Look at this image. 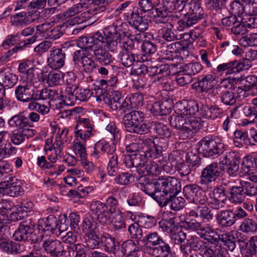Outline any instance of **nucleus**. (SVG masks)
Instances as JSON below:
<instances>
[{
  "label": "nucleus",
  "instance_id": "f257e3e1",
  "mask_svg": "<svg viewBox=\"0 0 257 257\" xmlns=\"http://www.w3.org/2000/svg\"><path fill=\"white\" fill-rule=\"evenodd\" d=\"M175 114L169 116L170 125L177 128L180 139H190L206 122L199 117L185 118L184 116L194 115L199 110V104L194 100H183L177 102L174 106Z\"/></svg>",
  "mask_w": 257,
  "mask_h": 257
},
{
  "label": "nucleus",
  "instance_id": "f03ea898",
  "mask_svg": "<svg viewBox=\"0 0 257 257\" xmlns=\"http://www.w3.org/2000/svg\"><path fill=\"white\" fill-rule=\"evenodd\" d=\"M123 24L119 20L113 22L111 25L105 27L103 30L105 37L102 35L103 46L107 47L109 51L114 52L117 47V45L120 43L122 38L125 36V33L121 29Z\"/></svg>",
  "mask_w": 257,
  "mask_h": 257
},
{
  "label": "nucleus",
  "instance_id": "7ed1b4c3",
  "mask_svg": "<svg viewBox=\"0 0 257 257\" xmlns=\"http://www.w3.org/2000/svg\"><path fill=\"white\" fill-rule=\"evenodd\" d=\"M248 3L249 8L248 15L246 18L238 20L235 25L231 28L232 32L235 35L244 34L246 32V28L255 29L257 28L255 23L256 16L257 15V6L255 0H242Z\"/></svg>",
  "mask_w": 257,
  "mask_h": 257
},
{
  "label": "nucleus",
  "instance_id": "20e7f679",
  "mask_svg": "<svg viewBox=\"0 0 257 257\" xmlns=\"http://www.w3.org/2000/svg\"><path fill=\"white\" fill-rule=\"evenodd\" d=\"M158 184L162 197L161 203L166 202L171 195L178 194L181 190L180 181L175 177L161 176L158 178Z\"/></svg>",
  "mask_w": 257,
  "mask_h": 257
},
{
  "label": "nucleus",
  "instance_id": "39448f33",
  "mask_svg": "<svg viewBox=\"0 0 257 257\" xmlns=\"http://www.w3.org/2000/svg\"><path fill=\"white\" fill-rule=\"evenodd\" d=\"M14 240L34 243L38 241L35 229V223L31 219L20 223L13 234Z\"/></svg>",
  "mask_w": 257,
  "mask_h": 257
},
{
  "label": "nucleus",
  "instance_id": "423d86ee",
  "mask_svg": "<svg viewBox=\"0 0 257 257\" xmlns=\"http://www.w3.org/2000/svg\"><path fill=\"white\" fill-rule=\"evenodd\" d=\"M198 150L205 157H211L221 154L224 144L217 142L212 137H205L199 143Z\"/></svg>",
  "mask_w": 257,
  "mask_h": 257
},
{
  "label": "nucleus",
  "instance_id": "0eeeda50",
  "mask_svg": "<svg viewBox=\"0 0 257 257\" xmlns=\"http://www.w3.org/2000/svg\"><path fill=\"white\" fill-rule=\"evenodd\" d=\"M43 247L51 257H70L67 245L64 247L63 243L58 239L48 238L43 241Z\"/></svg>",
  "mask_w": 257,
  "mask_h": 257
},
{
  "label": "nucleus",
  "instance_id": "6e6552de",
  "mask_svg": "<svg viewBox=\"0 0 257 257\" xmlns=\"http://www.w3.org/2000/svg\"><path fill=\"white\" fill-rule=\"evenodd\" d=\"M102 153L107 154L109 159L107 166L108 173L110 176H114L118 170V157L115 153L116 148L114 143L110 144L109 143L101 140Z\"/></svg>",
  "mask_w": 257,
  "mask_h": 257
},
{
  "label": "nucleus",
  "instance_id": "1a4fd4ad",
  "mask_svg": "<svg viewBox=\"0 0 257 257\" xmlns=\"http://www.w3.org/2000/svg\"><path fill=\"white\" fill-rule=\"evenodd\" d=\"M222 173V169L217 162L207 165L201 171L200 177L201 184L209 185L219 178Z\"/></svg>",
  "mask_w": 257,
  "mask_h": 257
},
{
  "label": "nucleus",
  "instance_id": "9d476101",
  "mask_svg": "<svg viewBox=\"0 0 257 257\" xmlns=\"http://www.w3.org/2000/svg\"><path fill=\"white\" fill-rule=\"evenodd\" d=\"M183 194L185 198L194 204L205 205L206 202V197L203 191L196 185L185 186L183 188Z\"/></svg>",
  "mask_w": 257,
  "mask_h": 257
},
{
  "label": "nucleus",
  "instance_id": "9b49d317",
  "mask_svg": "<svg viewBox=\"0 0 257 257\" xmlns=\"http://www.w3.org/2000/svg\"><path fill=\"white\" fill-rule=\"evenodd\" d=\"M139 179L144 181L143 183H140L141 190L150 196L159 204L161 202L162 196L160 191V187L158 185V178L154 179L147 178L145 176H141Z\"/></svg>",
  "mask_w": 257,
  "mask_h": 257
},
{
  "label": "nucleus",
  "instance_id": "f8f14e48",
  "mask_svg": "<svg viewBox=\"0 0 257 257\" xmlns=\"http://www.w3.org/2000/svg\"><path fill=\"white\" fill-rule=\"evenodd\" d=\"M122 123L124 124L125 130L131 134L138 135H144L150 132V124H144L138 125L136 121L134 119L131 112L125 113L122 119Z\"/></svg>",
  "mask_w": 257,
  "mask_h": 257
},
{
  "label": "nucleus",
  "instance_id": "ddd939ff",
  "mask_svg": "<svg viewBox=\"0 0 257 257\" xmlns=\"http://www.w3.org/2000/svg\"><path fill=\"white\" fill-rule=\"evenodd\" d=\"M102 39V34L97 32L92 37H80L77 40V46L86 53H90Z\"/></svg>",
  "mask_w": 257,
  "mask_h": 257
},
{
  "label": "nucleus",
  "instance_id": "4468645a",
  "mask_svg": "<svg viewBox=\"0 0 257 257\" xmlns=\"http://www.w3.org/2000/svg\"><path fill=\"white\" fill-rule=\"evenodd\" d=\"M66 50L62 48H52L50 51L48 61L49 65L54 69L62 67L65 62Z\"/></svg>",
  "mask_w": 257,
  "mask_h": 257
},
{
  "label": "nucleus",
  "instance_id": "2eb2a0df",
  "mask_svg": "<svg viewBox=\"0 0 257 257\" xmlns=\"http://www.w3.org/2000/svg\"><path fill=\"white\" fill-rule=\"evenodd\" d=\"M103 42H98L97 45L92 51L95 60L105 66H108L113 62L112 55L103 46Z\"/></svg>",
  "mask_w": 257,
  "mask_h": 257
},
{
  "label": "nucleus",
  "instance_id": "dca6fc26",
  "mask_svg": "<svg viewBox=\"0 0 257 257\" xmlns=\"http://www.w3.org/2000/svg\"><path fill=\"white\" fill-rule=\"evenodd\" d=\"M249 62L239 63L237 61H232L228 63H224L219 65L216 68L217 72H222L227 71L226 74H232L238 73L243 70L248 69L250 64Z\"/></svg>",
  "mask_w": 257,
  "mask_h": 257
},
{
  "label": "nucleus",
  "instance_id": "f3484780",
  "mask_svg": "<svg viewBox=\"0 0 257 257\" xmlns=\"http://www.w3.org/2000/svg\"><path fill=\"white\" fill-rule=\"evenodd\" d=\"M130 25L138 31L147 30L149 27L148 19L140 15L138 8H133L131 13Z\"/></svg>",
  "mask_w": 257,
  "mask_h": 257
},
{
  "label": "nucleus",
  "instance_id": "a211bd4d",
  "mask_svg": "<svg viewBox=\"0 0 257 257\" xmlns=\"http://www.w3.org/2000/svg\"><path fill=\"white\" fill-rule=\"evenodd\" d=\"M15 93L17 99L22 102H29L38 99L37 94L34 95V90L27 85H19L16 87Z\"/></svg>",
  "mask_w": 257,
  "mask_h": 257
},
{
  "label": "nucleus",
  "instance_id": "6ab92c4d",
  "mask_svg": "<svg viewBox=\"0 0 257 257\" xmlns=\"http://www.w3.org/2000/svg\"><path fill=\"white\" fill-rule=\"evenodd\" d=\"M218 224L222 227H229L232 225L236 221L233 211L226 210L219 212L216 215Z\"/></svg>",
  "mask_w": 257,
  "mask_h": 257
},
{
  "label": "nucleus",
  "instance_id": "aec40b11",
  "mask_svg": "<svg viewBox=\"0 0 257 257\" xmlns=\"http://www.w3.org/2000/svg\"><path fill=\"white\" fill-rule=\"evenodd\" d=\"M152 250L157 257H177L176 253L172 251L169 243L164 239L152 248Z\"/></svg>",
  "mask_w": 257,
  "mask_h": 257
},
{
  "label": "nucleus",
  "instance_id": "412c9836",
  "mask_svg": "<svg viewBox=\"0 0 257 257\" xmlns=\"http://www.w3.org/2000/svg\"><path fill=\"white\" fill-rule=\"evenodd\" d=\"M172 100L169 99L163 101L155 102L152 108V111L155 115H165L170 112L173 107Z\"/></svg>",
  "mask_w": 257,
  "mask_h": 257
},
{
  "label": "nucleus",
  "instance_id": "4be33fe9",
  "mask_svg": "<svg viewBox=\"0 0 257 257\" xmlns=\"http://www.w3.org/2000/svg\"><path fill=\"white\" fill-rule=\"evenodd\" d=\"M59 223L56 217L50 215L46 219H41L38 221V228L42 231L52 232L58 226Z\"/></svg>",
  "mask_w": 257,
  "mask_h": 257
},
{
  "label": "nucleus",
  "instance_id": "5701e85b",
  "mask_svg": "<svg viewBox=\"0 0 257 257\" xmlns=\"http://www.w3.org/2000/svg\"><path fill=\"white\" fill-rule=\"evenodd\" d=\"M102 241V246L104 247L105 251L117 256L119 246L116 239L107 233H103Z\"/></svg>",
  "mask_w": 257,
  "mask_h": 257
},
{
  "label": "nucleus",
  "instance_id": "b1692460",
  "mask_svg": "<svg viewBox=\"0 0 257 257\" xmlns=\"http://www.w3.org/2000/svg\"><path fill=\"white\" fill-rule=\"evenodd\" d=\"M198 234L201 238L207 240L208 244L212 245L217 246L221 239L220 235L209 226H206L202 232H198Z\"/></svg>",
  "mask_w": 257,
  "mask_h": 257
},
{
  "label": "nucleus",
  "instance_id": "393cba45",
  "mask_svg": "<svg viewBox=\"0 0 257 257\" xmlns=\"http://www.w3.org/2000/svg\"><path fill=\"white\" fill-rule=\"evenodd\" d=\"M86 238L85 242L87 246L92 249H98L102 247L103 233L95 231L85 235Z\"/></svg>",
  "mask_w": 257,
  "mask_h": 257
},
{
  "label": "nucleus",
  "instance_id": "a878e982",
  "mask_svg": "<svg viewBox=\"0 0 257 257\" xmlns=\"http://www.w3.org/2000/svg\"><path fill=\"white\" fill-rule=\"evenodd\" d=\"M199 21L196 18L187 12L177 22V29L183 31L193 26Z\"/></svg>",
  "mask_w": 257,
  "mask_h": 257
},
{
  "label": "nucleus",
  "instance_id": "bb28decb",
  "mask_svg": "<svg viewBox=\"0 0 257 257\" xmlns=\"http://www.w3.org/2000/svg\"><path fill=\"white\" fill-rule=\"evenodd\" d=\"M104 102L109 106L113 110H118V105L122 97L118 91H111L106 93V97H103Z\"/></svg>",
  "mask_w": 257,
  "mask_h": 257
},
{
  "label": "nucleus",
  "instance_id": "cd10ccee",
  "mask_svg": "<svg viewBox=\"0 0 257 257\" xmlns=\"http://www.w3.org/2000/svg\"><path fill=\"white\" fill-rule=\"evenodd\" d=\"M230 193L229 200L233 203H240L242 202L245 198V190L242 186H231L229 188Z\"/></svg>",
  "mask_w": 257,
  "mask_h": 257
},
{
  "label": "nucleus",
  "instance_id": "c85d7f7f",
  "mask_svg": "<svg viewBox=\"0 0 257 257\" xmlns=\"http://www.w3.org/2000/svg\"><path fill=\"white\" fill-rule=\"evenodd\" d=\"M217 79L214 75L209 74L205 75L198 81V86L202 92H207L210 90L217 84Z\"/></svg>",
  "mask_w": 257,
  "mask_h": 257
},
{
  "label": "nucleus",
  "instance_id": "c756f323",
  "mask_svg": "<svg viewBox=\"0 0 257 257\" xmlns=\"http://www.w3.org/2000/svg\"><path fill=\"white\" fill-rule=\"evenodd\" d=\"M176 32L172 24H167L166 26H163L159 30L158 33L164 40L172 42L179 39Z\"/></svg>",
  "mask_w": 257,
  "mask_h": 257
},
{
  "label": "nucleus",
  "instance_id": "7c9ffc66",
  "mask_svg": "<svg viewBox=\"0 0 257 257\" xmlns=\"http://www.w3.org/2000/svg\"><path fill=\"white\" fill-rule=\"evenodd\" d=\"M171 195L172 196L168 197V200L166 202H164L162 204L161 202H159V205L161 207H164L167 206L169 203L170 204V208L172 210L177 211L183 208L185 206V200L184 198L181 197H177V194Z\"/></svg>",
  "mask_w": 257,
  "mask_h": 257
},
{
  "label": "nucleus",
  "instance_id": "2f4dec72",
  "mask_svg": "<svg viewBox=\"0 0 257 257\" xmlns=\"http://www.w3.org/2000/svg\"><path fill=\"white\" fill-rule=\"evenodd\" d=\"M27 13L25 11L18 12L12 15L10 22L12 26L16 27H24L30 24V21L27 19Z\"/></svg>",
  "mask_w": 257,
  "mask_h": 257
},
{
  "label": "nucleus",
  "instance_id": "473e14b6",
  "mask_svg": "<svg viewBox=\"0 0 257 257\" xmlns=\"http://www.w3.org/2000/svg\"><path fill=\"white\" fill-rule=\"evenodd\" d=\"M163 239L157 232H150L144 237L142 241L147 248L152 249Z\"/></svg>",
  "mask_w": 257,
  "mask_h": 257
},
{
  "label": "nucleus",
  "instance_id": "72a5a7b5",
  "mask_svg": "<svg viewBox=\"0 0 257 257\" xmlns=\"http://www.w3.org/2000/svg\"><path fill=\"white\" fill-rule=\"evenodd\" d=\"M138 248L139 247L133 240L128 239L124 241L120 247L119 246L117 256L122 257L135 250H138Z\"/></svg>",
  "mask_w": 257,
  "mask_h": 257
},
{
  "label": "nucleus",
  "instance_id": "f704fd0d",
  "mask_svg": "<svg viewBox=\"0 0 257 257\" xmlns=\"http://www.w3.org/2000/svg\"><path fill=\"white\" fill-rule=\"evenodd\" d=\"M155 8L162 15H168L175 10L174 0H159Z\"/></svg>",
  "mask_w": 257,
  "mask_h": 257
},
{
  "label": "nucleus",
  "instance_id": "c9c22d12",
  "mask_svg": "<svg viewBox=\"0 0 257 257\" xmlns=\"http://www.w3.org/2000/svg\"><path fill=\"white\" fill-rule=\"evenodd\" d=\"M87 8V6L85 4L78 3L73 5L61 15V18L65 20L71 18L77 14L82 12Z\"/></svg>",
  "mask_w": 257,
  "mask_h": 257
},
{
  "label": "nucleus",
  "instance_id": "e433bc0d",
  "mask_svg": "<svg viewBox=\"0 0 257 257\" xmlns=\"http://www.w3.org/2000/svg\"><path fill=\"white\" fill-rule=\"evenodd\" d=\"M200 21L204 18V12L199 2H191L188 5L187 12Z\"/></svg>",
  "mask_w": 257,
  "mask_h": 257
},
{
  "label": "nucleus",
  "instance_id": "4c0bfd02",
  "mask_svg": "<svg viewBox=\"0 0 257 257\" xmlns=\"http://www.w3.org/2000/svg\"><path fill=\"white\" fill-rule=\"evenodd\" d=\"M257 236H251L248 242L244 243V246L240 247L241 251H244L246 257H252L256 252Z\"/></svg>",
  "mask_w": 257,
  "mask_h": 257
},
{
  "label": "nucleus",
  "instance_id": "58836bf2",
  "mask_svg": "<svg viewBox=\"0 0 257 257\" xmlns=\"http://www.w3.org/2000/svg\"><path fill=\"white\" fill-rule=\"evenodd\" d=\"M144 175L157 176L160 174L162 168L156 162L152 160H148L143 168Z\"/></svg>",
  "mask_w": 257,
  "mask_h": 257
},
{
  "label": "nucleus",
  "instance_id": "ea45409f",
  "mask_svg": "<svg viewBox=\"0 0 257 257\" xmlns=\"http://www.w3.org/2000/svg\"><path fill=\"white\" fill-rule=\"evenodd\" d=\"M67 248L70 251V256L74 255L75 257H86L88 249L83 243H76L73 245H68Z\"/></svg>",
  "mask_w": 257,
  "mask_h": 257
},
{
  "label": "nucleus",
  "instance_id": "a19ab883",
  "mask_svg": "<svg viewBox=\"0 0 257 257\" xmlns=\"http://www.w3.org/2000/svg\"><path fill=\"white\" fill-rule=\"evenodd\" d=\"M141 49L144 54L142 57L143 61L149 60L148 56L155 53L157 50V47L155 43L148 40H145L143 42Z\"/></svg>",
  "mask_w": 257,
  "mask_h": 257
},
{
  "label": "nucleus",
  "instance_id": "79ce46f5",
  "mask_svg": "<svg viewBox=\"0 0 257 257\" xmlns=\"http://www.w3.org/2000/svg\"><path fill=\"white\" fill-rule=\"evenodd\" d=\"M241 165L240 172L242 174H245L251 171H256L257 165L255 157H247L244 158Z\"/></svg>",
  "mask_w": 257,
  "mask_h": 257
},
{
  "label": "nucleus",
  "instance_id": "37998d69",
  "mask_svg": "<svg viewBox=\"0 0 257 257\" xmlns=\"http://www.w3.org/2000/svg\"><path fill=\"white\" fill-rule=\"evenodd\" d=\"M0 78L3 81L4 87L12 88L18 81L16 75L10 72L4 73V70H0Z\"/></svg>",
  "mask_w": 257,
  "mask_h": 257
},
{
  "label": "nucleus",
  "instance_id": "c03bdc74",
  "mask_svg": "<svg viewBox=\"0 0 257 257\" xmlns=\"http://www.w3.org/2000/svg\"><path fill=\"white\" fill-rule=\"evenodd\" d=\"M4 192L10 196L15 197L21 196L24 194V190L19 182L18 179L16 181L12 182L6 188H4Z\"/></svg>",
  "mask_w": 257,
  "mask_h": 257
},
{
  "label": "nucleus",
  "instance_id": "a18cd8bd",
  "mask_svg": "<svg viewBox=\"0 0 257 257\" xmlns=\"http://www.w3.org/2000/svg\"><path fill=\"white\" fill-rule=\"evenodd\" d=\"M81 63L83 70L88 73H92L97 67L93 58V55L89 53L86 56H83Z\"/></svg>",
  "mask_w": 257,
  "mask_h": 257
},
{
  "label": "nucleus",
  "instance_id": "49530a36",
  "mask_svg": "<svg viewBox=\"0 0 257 257\" xmlns=\"http://www.w3.org/2000/svg\"><path fill=\"white\" fill-rule=\"evenodd\" d=\"M184 227L190 231H200L202 232L205 228L203 222L199 221L194 218L187 219L183 222Z\"/></svg>",
  "mask_w": 257,
  "mask_h": 257
},
{
  "label": "nucleus",
  "instance_id": "de8ad7c7",
  "mask_svg": "<svg viewBox=\"0 0 257 257\" xmlns=\"http://www.w3.org/2000/svg\"><path fill=\"white\" fill-rule=\"evenodd\" d=\"M9 125L12 127H21L23 125H28L29 119L22 113H19L12 116L8 120Z\"/></svg>",
  "mask_w": 257,
  "mask_h": 257
},
{
  "label": "nucleus",
  "instance_id": "09e8293b",
  "mask_svg": "<svg viewBox=\"0 0 257 257\" xmlns=\"http://www.w3.org/2000/svg\"><path fill=\"white\" fill-rule=\"evenodd\" d=\"M119 62L126 67H129L134 65L136 61L135 55L131 52L122 51L118 56Z\"/></svg>",
  "mask_w": 257,
  "mask_h": 257
},
{
  "label": "nucleus",
  "instance_id": "8fccbe9b",
  "mask_svg": "<svg viewBox=\"0 0 257 257\" xmlns=\"http://www.w3.org/2000/svg\"><path fill=\"white\" fill-rule=\"evenodd\" d=\"M170 73L169 66L167 64H162L159 66L149 67V76L161 75V76L164 77L169 75Z\"/></svg>",
  "mask_w": 257,
  "mask_h": 257
},
{
  "label": "nucleus",
  "instance_id": "3c124183",
  "mask_svg": "<svg viewBox=\"0 0 257 257\" xmlns=\"http://www.w3.org/2000/svg\"><path fill=\"white\" fill-rule=\"evenodd\" d=\"M152 126L154 130L159 135L164 136L167 138H170L171 136V132L168 126L163 123L153 122Z\"/></svg>",
  "mask_w": 257,
  "mask_h": 257
},
{
  "label": "nucleus",
  "instance_id": "603ef678",
  "mask_svg": "<svg viewBox=\"0 0 257 257\" xmlns=\"http://www.w3.org/2000/svg\"><path fill=\"white\" fill-rule=\"evenodd\" d=\"M223 165H228L235 163H240V158L238 153L231 151L226 153L221 161Z\"/></svg>",
  "mask_w": 257,
  "mask_h": 257
},
{
  "label": "nucleus",
  "instance_id": "864d4df0",
  "mask_svg": "<svg viewBox=\"0 0 257 257\" xmlns=\"http://www.w3.org/2000/svg\"><path fill=\"white\" fill-rule=\"evenodd\" d=\"M135 162V167L143 168L148 161L145 151H142L137 154H133Z\"/></svg>",
  "mask_w": 257,
  "mask_h": 257
},
{
  "label": "nucleus",
  "instance_id": "5fc2aeb1",
  "mask_svg": "<svg viewBox=\"0 0 257 257\" xmlns=\"http://www.w3.org/2000/svg\"><path fill=\"white\" fill-rule=\"evenodd\" d=\"M91 20L90 14L87 11L82 13L80 15L68 19L67 23L71 26H74L87 21L91 22Z\"/></svg>",
  "mask_w": 257,
  "mask_h": 257
},
{
  "label": "nucleus",
  "instance_id": "6e6d98bb",
  "mask_svg": "<svg viewBox=\"0 0 257 257\" xmlns=\"http://www.w3.org/2000/svg\"><path fill=\"white\" fill-rule=\"evenodd\" d=\"M97 6L92 9L88 10V13L90 14L91 22H89V24L93 23L96 19H98L100 15H103V13L105 12L106 10L105 5H96Z\"/></svg>",
  "mask_w": 257,
  "mask_h": 257
},
{
  "label": "nucleus",
  "instance_id": "4d7b16f0",
  "mask_svg": "<svg viewBox=\"0 0 257 257\" xmlns=\"http://www.w3.org/2000/svg\"><path fill=\"white\" fill-rule=\"evenodd\" d=\"M203 69L202 65L199 62L189 63L183 68V72L191 76L200 72Z\"/></svg>",
  "mask_w": 257,
  "mask_h": 257
},
{
  "label": "nucleus",
  "instance_id": "13d9d810",
  "mask_svg": "<svg viewBox=\"0 0 257 257\" xmlns=\"http://www.w3.org/2000/svg\"><path fill=\"white\" fill-rule=\"evenodd\" d=\"M243 112L246 116L248 117V119H244V124L246 125L248 123L254 122V119L257 118V110L254 106H246L243 107Z\"/></svg>",
  "mask_w": 257,
  "mask_h": 257
},
{
  "label": "nucleus",
  "instance_id": "bf43d9fd",
  "mask_svg": "<svg viewBox=\"0 0 257 257\" xmlns=\"http://www.w3.org/2000/svg\"><path fill=\"white\" fill-rule=\"evenodd\" d=\"M128 231L132 238L141 240L143 236V229L139 224L136 222L129 226Z\"/></svg>",
  "mask_w": 257,
  "mask_h": 257
},
{
  "label": "nucleus",
  "instance_id": "052dcab7",
  "mask_svg": "<svg viewBox=\"0 0 257 257\" xmlns=\"http://www.w3.org/2000/svg\"><path fill=\"white\" fill-rule=\"evenodd\" d=\"M229 11L232 15H237L240 18L244 12L243 5L237 1L232 0L229 3Z\"/></svg>",
  "mask_w": 257,
  "mask_h": 257
},
{
  "label": "nucleus",
  "instance_id": "680f3d73",
  "mask_svg": "<svg viewBox=\"0 0 257 257\" xmlns=\"http://www.w3.org/2000/svg\"><path fill=\"white\" fill-rule=\"evenodd\" d=\"M196 210L199 211V216L202 218L203 220L209 222L212 219L213 217V213L211 209L207 206L198 204V208H197Z\"/></svg>",
  "mask_w": 257,
  "mask_h": 257
},
{
  "label": "nucleus",
  "instance_id": "e2e57ef3",
  "mask_svg": "<svg viewBox=\"0 0 257 257\" xmlns=\"http://www.w3.org/2000/svg\"><path fill=\"white\" fill-rule=\"evenodd\" d=\"M225 184L221 185L215 187L213 191V198L219 202H225L226 200V195L225 192Z\"/></svg>",
  "mask_w": 257,
  "mask_h": 257
},
{
  "label": "nucleus",
  "instance_id": "0e129e2a",
  "mask_svg": "<svg viewBox=\"0 0 257 257\" xmlns=\"http://www.w3.org/2000/svg\"><path fill=\"white\" fill-rule=\"evenodd\" d=\"M221 101L225 105H232L236 100V96L235 93L231 90H226L220 96Z\"/></svg>",
  "mask_w": 257,
  "mask_h": 257
},
{
  "label": "nucleus",
  "instance_id": "69168bd1",
  "mask_svg": "<svg viewBox=\"0 0 257 257\" xmlns=\"http://www.w3.org/2000/svg\"><path fill=\"white\" fill-rule=\"evenodd\" d=\"M94 219L91 217H87L83 219L81 228L83 232L85 233V235L96 231L94 229Z\"/></svg>",
  "mask_w": 257,
  "mask_h": 257
},
{
  "label": "nucleus",
  "instance_id": "338daca9",
  "mask_svg": "<svg viewBox=\"0 0 257 257\" xmlns=\"http://www.w3.org/2000/svg\"><path fill=\"white\" fill-rule=\"evenodd\" d=\"M112 223L115 230H120L126 227L123 217L120 212L116 213L113 216Z\"/></svg>",
  "mask_w": 257,
  "mask_h": 257
},
{
  "label": "nucleus",
  "instance_id": "774afa93",
  "mask_svg": "<svg viewBox=\"0 0 257 257\" xmlns=\"http://www.w3.org/2000/svg\"><path fill=\"white\" fill-rule=\"evenodd\" d=\"M244 232L247 233H253L257 230V223L252 219H245L241 224Z\"/></svg>",
  "mask_w": 257,
  "mask_h": 257
}]
</instances>
